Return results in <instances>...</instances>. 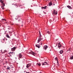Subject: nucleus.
Segmentation results:
<instances>
[{"mask_svg":"<svg viewBox=\"0 0 73 73\" xmlns=\"http://www.w3.org/2000/svg\"><path fill=\"white\" fill-rule=\"evenodd\" d=\"M39 36L38 38V39L37 40V43L40 42V41H41V40H42L43 39V38H41V33L40 32V31L39 32Z\"/></svg>","mask_w":73,"mask_h":73,"instance_id":"nucleus-1","label":"nucleus"},{"mask_svg":"<svg viewBox=\"0 0 73 73\" xmlns=\"http://www.w3.org/2000/svg\"><path fill=\"white\" fill-rule=\"evenodd\" d=\"M28 53H29V54H32L33 55V56H35L36 54V53H35V52H32V51L31 50H29L27 52Z\"/></svg>","mask_w":73,"mask_h":73,"instance_id":"nucleus-2","label":"nucleus"},{"mask_svg":"<svg viewBox=\"0 0 73 73\" xmlns=\"http://www.w3.org/2000/svg\"><path fill=\"white\" fill-rule=\"evenodd\" d=\"M52 14L55 15L57 14V11H56V10H55V9H53V11H52Z\"/></svg>","mask_w":73,"mask_h":73,"instance_id":"nucleus-3","label":"nucleus"},{"mask_svg":"<svg viewBox=\"0 0 73 73\" xmlns=\"http://www.w3.org/2000/svg\"><path fill=\"white\" fill-rule=\"evenodd\" d=\"M19 59L20 60V58H22V54L21 53H20L18 55Z\"/></svg>","mask_w":73,"mask_h":73,"instance_id":"nucleus-4","label":"nucleus"},{"mask_svg":"<svg viewBox=\"0 0 73 73\" xmlns=\"http://www.w3.org/2000/svg\"><path fill=\"white\" fill-rule=\"evenodd\" d=\"M16 47H14L13 48H11V51H13V52H14L15 51V50H16Z\"/></svg>","mask_w":73,"mask_h":73,"instance_id":"nucleus-5","label":"nucleus"},{"mask_svg":"<svg viewBox=\"0 0 73 73\" xmlns=\"http://www.w3.org/2000/svg\"><path fill=\"white\" fill-rule=\"evenodd\" d=\"M31 66V64L29 63L27 64L26 68H28L30 67Z\"/></svg>","mask_w":73,"mask_h":73,"instance_id":"nucleus-6","label":"nucleus"},{"mask_svg":"<svg viewBox=\"0 0 73 73\" xmlns=\"http://www.w3.org/2000/svg\"><path fill=\"white\" fill-rule=\"evenodd\" d=\"M55 60L57 61L58 65H59V63H58V58L57 57H56L55 58Z\"/></svg>","mask_w":73,"mask_h":73,"instance_id":"nucleus-7","label":"nucleus"},{"mask_svg":"<svg viewBox=\"0 0 73 73\" xmlns=\"http://www.w3.org/2000/svg\"><path fill=\"white\" fill-rule=\"evenodd\" d=\"M9 54L10 55H15V52H10L9 53Z\"/></svg>","mask_w":73,"mask_h":73,"instance_id":"nucleus-8","label":"nucleus"},{"mask_svg":"<svg viewBox=\"0 0 73 73\" xmlns=\"http://www.w3.org/2000/svg\"><path fill=\"white\" fill-rule=\"evenodd\" d=\"M42 65H48V63L46 62H45L44 63H42Z\"/></svg>","mask_w":73,"mask_h":73,"instance_id":"nucleus-9","label":"nucleus"},{"mask_svg":"<svg viewBox=\"0 0 73 73\" xmlns=\"http://www.w3.org/2000/svg\"><path fill=\"white\" fill-rule=\"evenodd\" d=\"M43 48L44 49H45V50H46V49L47 48H48V46H47V45H45L44 47H43Z\"/></svg>","mask_w":73,"mask_h":73,"instance_id":"nucleus-10","label":"nucleus"},{"mask_svg":"<svg viewBox=\"0 0 73 73\" xmlns=\"http://www.w3.org/2000/svg\"><path fill=\"white\" fill-rule=\"evenodd\" d=\"M35 46H36V47H37V48H40V44H36Z\"/></svg>","mask_w":73,"mask_h":73,"instance_id":"nucleus-11","label":"nucleus"},{"mask_svg":"<svg viewBox=\"0 0 73 73\" xmlns=\"http://www.w3.org/2000/svg\"><path fill=\"white\" fill-rule=\"evenodd\" d=\"M6 36L7 37V38H11V37H10V36H9V35H8V34H7L6 35Z\"/></svg>","mask_w":73,"mask_h":73,"instance_id":"nucleus-12","label":"nucleus"},{"mask_svg":"<svg viewBox=\"0 0 73 73\" xmlns=\"http://www.w3.org/2000/svg\"><path fill=\"white\" fill-rule=\"evenodd\" d=\"M58 48H61V46H62L61 45V44H60V43H58Z\"/></svg>","mask_w":73,"mask_h":73,"instance_id":"nucleus-13","label":"nucleus"},{"mask_svg":"<svg viewBox=\"0 0 73 73\" xmlns=\"http://www.w3.org/2000/svg\"><path fill=\"white\" fill-rule=\"evenodd\" d=\"M67 8H68L70 9H72V7H70V6L69 5L67 6Z\"/></svg>","mask_w":73,"mask_h":73,"instance_id":"nucleus-14","label":"nucleus"},{"mask_svg":"<svg viewBox=\"0 0 73 73\" xmlns=\"http://www.w3.org/2000/svg\"><path fill=\"white\" fill-rule=\"evenodd\" d=\"M46 8H47V7L46 6H45L44 7H41V8L42 9H46Z\"/></svg>","mask_w":73,"mask_h":73,"instance_id":"nucleus-15","label":"nucleus"},{"mask_svg":"<svg viewBox=\"0 0 73 73\" xmlns=\"http://www.w3.org/2000/svg\"><path fill=\"white\" fill-rule=\"evenodd\" d=\"M49 6H51V5H52V2H50L49 3H48Z\"/></svg>","mask_w":73,"mask_h":73,"instance_id":"nucleus-16","label":"nucleus"},{"mask_svg":"<svg viewBox=\"0 0 73 73\" xmlns=\"http://www.w3.org/2000/svg\"><path fill=\"white\" fill-rule=\"evenodd\" d=\"M36 65L38 66H41V63H37L36 64Z\"/></svg>","mask_w":73,"mask_h":73,"instance_id":"nucleus-17","label":"nucleus"},{"mask_svg":"<svg viewBox=\"0 0 73 73\" xmlns=\"http://www.w3.org/2000/svg\"><path fill=\"white\" fill-rule=\"evenodd\" d=\"M4 41H5V39H2L1 40V42H4Z\"/></svg>","mask_w":73,"mask_h":73,"instance_id":"nucleus-18","label":"nucleus"},{"mask_svg":"<svg viewBox=\"0 0 73 73\" xmlns=\"http://www.w3.org/2000/svg\"><path fill=\"white\" fill-rule=\"evenodd\" d=\"M63 50H61L59 52L60 53V54H62V53H63Z\"/></svg>","mask_w":73,"mask_h":73,"instance_id":"nucleus-19","label":"nucleus"},{"mask_svg":"<svg viewBox=\"0 0 73 73\" xmlns=\"http://www.w3.org/2000/svg\"><path fill=\"white\" fill-rule=\"evenodd\" d=\"M10 69H11V68H10L9 66H7V68H6V69H7V70H10Z\"/></svg>","mask_w":73,"mask_h":73,"instance_id":"nucleus-20","label":"nucleus"},{"mask_svg":"<svg viewBox=\"0 0 73 73\" xmlns=\"http://www.w3.org/2000/svg\"><path fill=\"white\" fill-rule=\"evenodd\" d=\"M0 1L1 2V3H4V0H0Z\"/></svg>","mask_w":73,"mask_h":73,"instance_id":"nucleus-21","label":"nucleus"},{"mask_svg":"<svg viewBox=\"0 0 73 73\" xmlns=\"http://www.w3.org/2000/svg\"><path fill=\"white\" fill-rule=\"evenodd\" d=\"M1 20L2 21H4V20H5V21H7V20L5 19H1Z\"/></svg>","mask_w":73,"mask_h":73,"instance_id":"nucleus-22","label":"nucleus"},{"mask_svg":"<svg viewBox=\"0 0 73 73\" xmlns=\"http://www.w3.org/2000/svg\"><path fill=\"white\" fill-rule=\"evenodd\" d=\"M46 33H47L48 34H49L50 35V32L49 31H48L46 32Z\"/></svg>","mask_w":73,"mask_h":73,"instance_id":"nucleus-23","label":"nucleus"},{"mask_svg":"<svg viewBox=\"0 0 73 73\" xmlns=\"http://www.w3.org/2000/svg\"><path fill=\"white\" fill-rule=\"evenodd\" d=\"M7 52V50H5L2 53H6Z\"/></svg>","mask_w":73,"mask_h":73,"instance_id":"nucleus-24","label":"nucleus"},{"mask_svg":"<svg viewBox=\"0 0 73 73\" xmlns=\"http://www.w3.org/2000/svg\"><path fill=\"white\" fill-rule=\"evenodd\" d=\"M2 4V7H4V6H5V3H3Z\"/></svg>","mask_w":73,"mask_h":73,"instance_id":"nucleus-25","label":"nucleus"},{"mask_svg":"<svg viewBox=\"0 0 73 73\" xmlns=\"http://www.w3.org/2000/svg\"><path fill=\"white\" fill-rule=\"evenodd\" d=\"M71 50L70 48H69L68 50L67 51V52H68V51H69V52H70Z\"/></svg>","mask_w":73,"mask_h":73,"instance_id":"nucleus-26","label":"nucleus"},{"mask_svg":"<svg viewBox=\"0 0 73 73\" xmlns=\"http://www.w3.org/2000/svg\"><path fill=\"white\" fill-rule=\"evenodd\" d=\"M1 8H2V9H4V7H3V6H1Z\"/></svg>","mask_w":73,"mask_h":73,"instance_id":"nucleus-27","label":"nucleus"},{"mask_svg":"<svg viewBox=\"0 0 73 73\" xmlns=\"http://www.w3.org/2000/svg\"><path fill=\"white\" fill-rule=\"evenodd\" d=\"M40 45H42V42H41L40 43Z\"/></svg>","mask_w":73,"mask_h":73,"instance_id":"nucleus-28","label":"nucleus"},{"mask_svg":"<svg viewBox=\"0 0 73 73\" xmlns=\"http://www.w3.org/2000/svg\"><path fill=\"white\" fill-rule=\"evenodd\" d=\"M43 13H44V14H46V12H44V11H43Z\"/></svg>","mask_w":73,"mask_h":73,"instance_id":"nucleus-29","label":"nucleus"},{"mask_svg":"<svg viewBox=\"0 0 73 73\" xmlns=\"http://www.w3.org/2000/svg\"><path fill=\"white\" fill-rule=\"evenodd\" d=\"M5 4H7V2H6L5 1Z\"/></svg>","mask_w":73,"mask_h":73,"instance_id":"nucleus-30","label":"nucleus"},{"mask_svg":"<svg viewBox=\"0 0 73 73\" xmlns=\"http://www.w3.org/2000/svg\"><path fill=\"white\" fill-rule=\"evenodd\" d=\"M20 21V20H18V21Z\"/></svg>","mask_w":73,"mask_h":73,"instance_id":"nucleus-31","label":"nucleus"},{"mask_svg":"<svg viewBox=\"0 0 73 73\" xmlns=\"http://www.w3.org/2000/svg\"><path fill=\"white\" fill-rule=\"evenodd\" d=\"M54 5H55V4H54H54H53Z\"/></svg>","mask_w":73,"mask_h":73,"instance_id":"nucleus-32","label":"nucleus"},{"mask_svg":"<svg viewBox=\"0 0 73 73\" xmlns=\"http://www.w3.org/2000/svg\"><path fill=\"white\" fill-rule=\"evenodd\" d=\"M39 73H42V72H40Z\"/></svg>","mask_w":73,"mask_h":73,"instance_id":"nucleus-33","label":"nucleus"},{"mask_svg":"<svg viewBox=\"0 0 73 73\" xmlns=\"http://www.w3.org/2000/svg\"><path fill=\"white\" fill-rule=\"evenodd\" d=\"M53 21H54V19L53 18Z\"/></svg>","mask_w":73,"mask_h":73,"instance_id":"nucleus-34","label":"nucleus"},{"mask_svg":"<svg viewBox=\"0 0 73 73\" xmlns=\"http://www.w3.org/2000/svg\"><path fill=\"white\" fill-rule=\"evenodd\" d=\"M6 40H7V39H6Z\"/></svg>","mask_w":73,"mask_h":73,"instance_id":"nucleus-35","label":"nucleus"},{"mask_svg":"<svg viewBox=\"0 0 73 73\" xmlns=\"http://www.w3.org/2000/svg\"><path fill=\"white\" fill-rule=\"evenodd\" d=\"M21 26H23V25H21Z\"/></svg>","mask_w":73,"mask_h":73,"instance_id":"nucleus-36","label":"nucleus"},{"mask_svg":"<svg viewBox=\"0 0 73 73\" xmlns=\"http://www.w3.org/2000/svg\"><path fill=\"white\" fill-rule=\"evenodd\" d=\"M20 6H21V5H20V6H19V7H20Z\"/></svg>","mask_w":73,"mask_h":73,"instance_id":"nucleus-37","label":"nucleus"},{"mask_svg":"<svg viewBox=\"0 0 73 73\" xmlns=\"http://www.w3.org/2000/svg\"><path fill=\"white\" fill-rule=\"evenodd\" d=\"M25 72V71H24V72Z\"/></svg>","mask_w":73,"mask_h":73,"instance_id":"nucleus-38","label":"nucleus"},{"mask_svg":"<svg viewBox=\"0 0 73 73\" xmlns=\"http://www.w3.org/2000/svg\"><path fill=\"white\" fill-rule=\"evenodd\" d=\"M16 6H17V5H16Z\"/></svg>","mask_w":73,"mask_h":73,"instance_id":"nucleus-39","label":"nucleus"},{"mask_svg":"<svg viewBox=\"0 0 73 73\" xmlns=\"http://www.w3.org/2000/svg\"><path fill=\"white\" fill-rule=\"evenodd\" d=\"M15 58L16 59V58Z\"/></svg>","mask_w":73,"mask_h":73,"instance_id":"nucleus-40","label":"nucleus"},{"mask_svg":"<svg viewBox=\"0 0 73 73\" xmlns=\"http://www.w3.org/2000/svg\"><path fill=\"white\" fill-rule=\"evenodd\" d=\"M1 25H0V27Z\"/></svg>","mask_w":73,"mask_h":73,"instance_id":"nucleus-41","label":"nucleus"}]
</instances>
